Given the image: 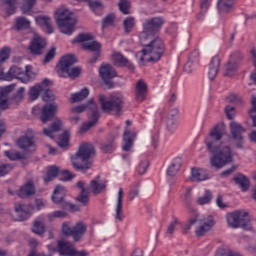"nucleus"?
I'll use <instances>...</instances> for the list:
<instances>
[{
  "label": "nucleus",
  "instance_id": "nucleus-1",
  "mask_svg": "<svg viewBox=\"0 0 256 256\" xmlns=\"http://www.w3.org/2000/svg\"><path fill=\"white\" fill-rule=\"evenodd\" d=\"M229 129L230 135L226 134V140H223L225 130H223V126L221 125L214 126L209 132V137L205 139L209 153L214 154L210 158V165L211 167H215V169H222L227 163L233 162L231 146H229L231 141H233L236 149L244 148L245 136H243V133H245V129L243 125L237 121H232L229 124Z\"/></svg>",
  "mask_w": 256,
  "mask_h": 256
},
{
  "label": "nucleus",
  "instance_id": "nucleus-2",
  "mask_svg": "<svg viewBox=\"0 0 256 256\" xmlns=\"http://www.w3.org/2000/svg\"><path fill=\"white\" fill-rule=\"evenodd\" d=\"M95 155V146L91 143H82L78 151L71 158V163L76 171H81V173H87L91 167H93V162L91 158Z\"/></svg>",
  "mask_w": 256,
  "mask_h": 256
},
{
  "label": "nucleus",
  "instance_id": "nucleus-3",
  "mask_svg": "<svg viewBox=\"0 0 256 256\" xmlns=\"http://www.w3.org/2000/svg\"><path fill=\"white\" fill-rule=\"evenodd\" d=\"M144 49L142 50L143 56L140 58L141 61H148L152 63H157L161 61V57L165 55V42L160 37L150 38L144 43L140 42Z\"/></svg>",
  "mask_w": 256,
  "mask_h": 256
},
{
  "label": "nucleus",
  "instance_id": "nucleus-4",
  "mask_svg": "<svg viewBox=\"0 0 256 256\" xmlns=\"http://www.w3.org/2000/svg\"><path fill=\"white\" fill-rule=\"evenodd\" d=\"M165 25L164 17L147 18L142 23V31L139 34L140 43H145L148 39L159 37V32Z\"/></svg>",
  "mask_w": 256,
  "mask_h": 256
},
{
  "label": "nucleus",
  "instance_id": "nucleus-5",
  "mask_svg": "<svg viewBox=\"0 0 256 256\" xmlns=\"http://www.w3.org/2000/svg\"><path fill=\"white\" fill-rule=\"evenodd\" d=\"M72 43H82L81 48L83 51H91L93 53L91 59L89 60L91 65H95V63L99 61L102 46L101 43L93 41V35L83 33L79 34L75 39L72 40Z\"/></svg>",
  "mask_w": 256,
  "mask_h": 256
},
{
  "label": "nucleus",
  "instance_id": "nucleus-6",
  "mask_svg": "<svg viewBox=\"0 0 256 256\" xmlns=\"http://www.w3.org/2000/svg\"><path fill=\"white\" fill-rule=\"evenodd\" d=\"M77 63L75 55L69 54L62 57L57 65V73L59 77H70V79H76L78 75H81V69L79 67H73Z\"/></svg>",
  "mask_w": 256,
  "mask_h": 256
},
{
  "label": "nucleus",
  "instance_id": "nucleus-7",
  "mask_svg": "<svg viewBox=\"0 0 256 256\" xmlns=\"http://www.w3.org/2000/svg\"><path fill=\"white\" fill-rule=\"evenodd\" d=\"M101 109L104 113H113L114 115H121L123 111V97L110 96L109 99L105 95L98 97Z\"/></svg>",
  "mask_w": 256,
  "mask_h": 256
},
{
  "label": "nucleus",
  "instance_id": "nucleus-8",
  "mask_svg": "<svg viewBox=\"0 0 256 256\" xmlns=\"http://www.w3.org/2000/svg\"><path fill=\"white\" fill-rule=\"evenodd\" d=\"M56 23L64 35H73L75 31V25H77V20L73 18V14L69 10H64L57 12Z\"/></svg>",
  "mask_w": 256,
  "mask_h": 256
},
{
  "label": "nucleus",
  "instance_id": "nucleus-9",
  "mask_svg": "<svg viewBox=\"0 0 256 256\" xmlns=\"http://www.w3.org/2000/svg\"><path fill=\"white\" fill-rule=\"evenodd\" d=\"M62 233L68 237H72L75 243H79L85 237V233H87V224L80 221L71 227L68 222H64L62 224Z\"/></svg>",
  "mask_w": 256,
  "mask_h": 256
},
{
  "label": "nucleus",
  "instance_id": "nucleus-10",
  "mask_svg": "<svg viewBox=\"0 0 256 256\" xmlns=\"http://www.w3.org/2000/svg\"><path fill=\"white\" fill-rule=\"evenodd\" d=\"M226 221L228 227L231 229H238V227H243L244 229L249 227V213L241 210H236L226 214Z\"/></svg>",
  "mask_w": 256,
  "mask_h": 256
},
{
  "label": "nucleus",
  "instance_id": "nucleus-11",
  "mask_svg": "<svg viewBox=\"0 0 256 256\" xmlns=\"http://www.w3.org/2000/svg\"><path fill=\"white\" fill-rule=\"evenodd\" d=\"M243 59H245V56L240 50H234L231 52L229 59L224 66L225 77H233V75L237 73L239 67H241Z\"/></svg>",
  "mask_w": 256,
  "mask_h": 256
},
{
  "label": "nucleus",
  "instance_id": "nucleus-12",
  "mask_svg": "<svg viewBox=\"0 0 256 256\" xmlns=\"http://www.w3.org/2000/svg\"><path fill=\"white\" fill-rule=\"evenodd\" d=\"M100 77L103 79L104 83L109 86V89H113L115 84L111 82V79L117 77V70L110 64H102L99 69Z\"/></svg>",
  "mask_w": 256,
  "mask_h": 256
},
{
  "label": "nucleus",
  "instance_id": "nucleus-13",
  "mask_svg": "<svg viewBox=\"0 0 256 256\" xmlns=\"http://www.w3.org/2000/svg\"><path fill=\"white\" fill-rule=\"evenodd\" d=\"M47 47V40L39 34H34L33 39L30 41L29 50L32 55H43V51Z\"/></svg>",
  "mask_w": 256,
  "mask_h": 256
},
{
  "label": "nucleus",
  "instance_id": "nucleus-14",
  "mask_svg": "<svg viewBox=\"0 0 256 256\" xmlns=\"http://www.w3.org/2000/svg\"><path fill=\"white\" fill-rule=\"evenodd\" d=\"M25 75V70L19 66H12L8 72H0V81H13V79H18L21 81Z\"/></svg>",
  "mask_w": 256,
  "mask_h": 256
},
{
  "label": "nucleus",
  "instance_id": "nucleus-15",
  "mask_svg": "<svg viewBox=\"0 0 256 256\" xmlns=\"http://www.w3.org/2000/svg\"><path fill=\"white\" fill-rule=\"evenodd\" d=\"M90 113L92 115V121L88 123H83L80 128V133H87L91 127L97 125V122L99 121V108L97 107V104H91L90 105Z\"/></svg>",
  "mask_w": 256,
  "mask_h": 256
},
{
  "label": "nucleus",
  "instance_id": "nucleus-16",
  "mask_svg": "<svg viewBox=\"0 0 256 256\" xmlns=\"http://www.w3.org/2000/svg\"><path fill=\"white\" fill-rule=\"evenodd\" d=\"M215 227V219L213 216H208L202 220V225L196 228L195 233L197 237H203Z\"/></svg>",
  "mask_w": 256,
  "mask_h": 256
},
{
  "label": "nucleus",
  "instance_id": "nucleus-17",
  "mask_svg": "<svg viewBox=\"0 0 256 256\" xmlns=\"http://www.w3.org/2000/svg\"><path fill=\"white\" fill-rule=\"evenodd\" d=\"M55 113H57V105L56 104H46L43 106L41 114H40V121L42 123H47L55 117Z\"/></svg>",
  "mask_w": 256,
  "mask_h": 256
},
{
  "label": "nucleus",
  "instance_id": "nucleus-18",
  "mask_svg": "<svg viewBox=\"0 0 256 256\" xmlns=\"http://www.w3.org/2000/svg\"><path fill=\"white\" fill-rule=\"evenodd\" d=\"M112 61L116 67H127L130 71H135V66L121 52H116L112 55Z\"/></svg>",
  "mask_w": 256,
  "mask_h": 256
},
{
  "label": "nucleus",
  "instance_id": "nucleus-19",
  "mask_svg": "<svg viewBox=\"0 0 256 256\" xmlns=\"http://www.w3.org/2000/svg\"><path fill=\"white\" fill-rule=\"evenodd\" d=\"M232 181H234L235 185H237V187H239L243 193L249 191V188L251 187V181L243 173L235 174Z\"/></svg>",
  "mask_w": 256,
  "mask_h": 256
},
{
  "label": "nucleus",
  "instance_id": "nucleus-20",
  "mask_svg": "<svg viewBox=\"0 0 256 256\" xmlns=\"http://www.w3.org/2000/svg\"><path fill=\"white\" fill-rule=\"evenodd\" d=\"M16 221H25L31 217V208L25 204H15Z\"/></svg>",
  "mask_w": 256,
  "mask_h": 256
},
{
  "label": "nucleus",
  "instance_id": "nucleus-21",
  "mask_svg": "<svg viewBox=\"0 0 256 256\" xmlns=\"http://www.w3.org/2000/svg\"><path fill=\"white\" fill-rule=\"evenodd\" d=\"M17 145L22 151H26L27 153L35 151V140H33V137L22 136L18 139Z\"/></svg>",
  "mask_w": 256,
  "mask_h": 256
},
{
  "label": "nucleus",
  "instance_id": "nucleus-22",
  "mask_svg": "<svg viewBox=\"0 0 256 256\" xmlns=\"http://www.w3.org/2000/svg\"><path fill=\"white\" fill-rule=\"evenodd\" d=\"M117 137H119V132L110 134L109 139L100 146L102 153H113L117 149V143H115Z\"/></svg>",
  "mask_w": 256,
  "mask_h": 256
},
{
  "label": "nucleus",
  "instance_id": "nucleus-23",
  "mask_svg": "<svg viewBox=\"0 0 256 256\" xmlns=\"http://www.w3.org/2000/svg\"><path fill=\"white\" fill-rule=\"evenodd\" d=\"M99 179H101V176H96L95 179L90 181V187L88 188L89 191H92L94 195H99L105 191L107 188V181L103 180L99 182Z\"/></svg>",
  "mask_w": 256,
  "mask_h": 256
},
{
  "label": "nucleus",
  "instance_id": "nucleus-24",
  "mask_svg": "<svg viewBox=\"0 0 256 256\" xmlns=\"http://www.w3.org/2000/svg\"><path fill=\"white\" fill-rule=\"evenodd\" d=\"M219 67H221V58L219 55L213 56L209 63L208 77L211 81L219 75Z\"/></svg>",
  "mask_w": 256,
  "mask_h": 256
},
{
  "label": "nucleus",
  "instance_id": "nucleus-25",
  "mask_svg": "<svg viewBox=\"0 0 256 256\" xmlns=\"http://www.w3.org/2000/svg\"><path fill=\"white\" fill-rule=\"evenodd\" d=\"M49 87V79L45 78L41 84H36L29 90V97L30 101H35L36 99H39V95L43 93V88Z\"/></svg>",
  "mask_w": 256,
  "mask_h": 256
},
{
  "label": "nucleus",
  "instance_id": "nucleus-26",
  "mask_svg": "<svg viewBox=\"0 0 256 256\" xmlns=\"http://www.w3.org/2000/svg\"><path fill=\"white\" fill-rule=\"evenodd\" d=\"M65 195H67V190L61 185H57L52 194V201L56 205H65Z\"/></svg>",
  "mask_w": 256,
  "mask_h": 256
},
{
  "label": "nucleus",
  "instance_id": "nucleus-27",
  "mask_svg": "<svg viewBox=\"0 0 256 256\" xmlns=\"http://www.w3.org/2000/svg\"><path fill=\"white\" fill-rule=\"evenodd\" d=\"M31 195H35V184L33 180H28L25 186H22L18 190V197L21 199H27V197H31Z\"/></svg>",
  "mask_w": 256,
  "mask_h": 256
},
{
  "label": "nucleus",
  "instance_id": "nucleus-28",
  "mask_svg": "<svg viewBox=\"0 0 256 256\" xmlns=\"http://www.w3.org/2000/svg\"><path fill=\"white\" fill-rule=\"evenodd\" d=\"M61 129H63V122L57 119L52 122L50 127L44 128L43 133L46 137H49L50 139H55V133H57V131H61Z\"/></svg>",
  "mask_w": 256,
  "mask_h": 256
},
{
  "label": "nucleus",
  "instance_id": "nucleus-29",
  "mask_svg": "<svg viewBox=\"0 0 256 256\" xmlns=\"http://www.w3.org/2000/svg\"><path fill=\"white\" fill-rule=\"evenodd\" d=\"M133 141H135V133L126 128L123 134V151H129L130 149H133Z\"/></svg>",
  "mask_w": 256,
  "mask_h": 256
},
{
  "label": "nucleus",
  "instance_id": "nucleus-30",
  "mask_svg": "<svg viewBox=\"0 0 256 256\" xmlns=\"http://www.w3.org/2000/svg\"><path fill=\"white\" fill-rule=\"evenodd\" d=\"M12 89V86H6L0 91V111L9 109V93Z\"/></svg>",
  "mask_w": 256,
  "mask_h": 256
},
{
  "label": "nucleus",
  "instance_id": "nucleus-31",
  "mask_svg": "<svg viewBox=\"0 0 256 256\" xmlns=\"http://www.w3.org/2000/svg\"><path fill=\"white\" fill-rule=\"evenodd\" d=\"M147 95V83L143 80H138L136 83V101H139L140 103L145 101V97Z\"/></svg>",
  "mask_w": 256,
  "mask_h": 256
},
{
  "label": "nucleus",
  "instance_id": "nucleus-32",
  "mask_svg": "<svg viewBox=\"0 0 256 256\" xmlns=\"http://www.w3.org/2000/svg\"><path fill=\"white\" fill-rule=\"evenodd\" d=\"M73 244L65 240L58 241V253L62 256H71L74 251Z\"/></svg>",
  "mask_w": 256,
  "mask_h": 256
},
{
  "label": "nucleus",
  "instance_id": "nucleus-33",
  "mask_svg": "<svg viewBox=\"0 0 256 256\" xmlns=\"http://www.w3.org/2000/svg\"><path fill=\"white\" fill-rule=\"evenodd\" d=\"M234 5H235L234 0H218V3H217L218 12L221 15H225L226 13H231V11H233Z\"/></svg>",
  "mask_w": 256,
  "mask_h": 256
},
{
  "label": "nucleus",
  "instance_id": "nucleus-34",
  "mask_svg": "<svg viewBox=\"0 0 256 256\" xmlns=\"http://www.w3.org/2000/svg\"><path fill=\"white\" fill-rule=\"evenodd\" d=\"M77 187L81 189L80 195L77 197V201L82 205L89 203V188L85 187V182L78 181Z\"/></svg>",
  "mask_w": 256,
  "mask_h": 256
},
{
  "label": "nucleus",
  "instance_id": "nucleus-35",
  "mask_svg": "<svg viewBox=\"0 0 256 256\" xmlns=\"http://www.w3.org/2000/svg\"><path fill=\"white\" fill-rule=\"evenodd\" d=\"M173 113L174 114L168 115L167 120H166V127L170 133H175V131H177V127H178L177 118H175V115H179V110L174 109Z\"/></svg>",
  "mask_w": 256,
  "mask_h": 256
},
{
  "label": "nucleus",
  "instance_id": "nucleus-36",
  "mask_svg": "<svg viewBox=\"0 0 256 256\" xmlns=\"http://www.w3.org/2000/svg\"><path fill=\"white\" fill-rule=\"evenodd\" d=\"M35 21L40 27H46L48 35L53 33V26L51 25V18L47 16H36Z\"/></svg>",
  "mask_w": 256,
  "mask_h": 256
},
{
  "label": "nucleus",
  "instance_id": "nucleus-37",
  "mask_svg": "<svg viewBox=\"0 0 256 256\" xmlns=\"http://www.w3.org/2000/svg\"><path fill=\"white\" fill-rule=\"evenodd\" d=\"M181 165H183L181 158H175L167 169V175H169V177H175V175L179 173Z\"/></svg>",
  "mask_w": 256,
  "mask_h": 256
},
{
  "label": "nucleus",
  "instance_id": "nucleus-38",
  "mask_svg": "<svg viewBox=\"0 0 256 256\" xmlns=\"http://www.w3.org/2000/svg\"><path fill=\"white\" fill-rule=\"evenodd\" d=\"M31 27V21L29 19L20 16L15 19L14 29L16 31H25Z\"/></svg>",
  "mask_w": 256,
  "mask_h": 256
},
{
  "label": "nucleus",
  "instance_id": "nucleus-39",
  "mask_svg": "<svg viewBox=\"0 0 256 256\" xmlns=\"http://www.w3.org/2000/svg\"><path fill=\"white\" fill-rule=\"evenodd\" d=\"M123 188H119L118 198L116 204V219L118 221H123Z\"/></svg>",
  "mask_w": 256,
  "mask_h": 256
},
{
  "label": "nucleus",
  "instance_id": "nucleus-40",
  "mask_svg": "<svg viewBox=\"0 0 256 256\" xmlns=\"http://www.w3.org/2000/svg\"><path fill=\"white\" fill-rule=\"evenodd\" d=\"M191 177L193 181H207V179H209L207 172L199 168H192Z\"/></svg>",
  "mask_w": 256,
  "mask_h": 256
},
{
  "label": "nucleus",
  "instance_id": "nucleus-41",
  "mask_svg": "<svg viewBox=\"0 0 256 256\" xmlns=\"http://www.w3.org/2000/svg\"><path fill=\"white\" fill-rule=\"evenodd\" d=\"M59 175V167L52 165L48 168L46 175L43 177L44 183H51Z\"/></svg>",
  "mask_w": 256,
  "mask_h": 256
},
{
  "label": "nucleus",
  "instance_id": "nucleus-42",
  "mask_svg": "<svg viewBox=\"0 0 256 256\" xmlns=\"http://www.w3.org/2000/svg\"><path fill=\"white\" fill-rule=\"evenodd\" d=\"M34 5H37V0H23L20 8L22 15H31Z\"/></svg>",
  "mask_w": 256,
  "mask_h": 256
},
{
  "label": "nucleus",
  "instance_id": "nucleus-43",
  "mask_svg": "<svg viewBox=\"0 0 256 256\" xmlns=\"http://www.w3.org/2000/svg\"><path fill=\"white\" fill-rule=\"evenodd\" d=\"M198 55L199 54L197 52H194V53L190 54L189 60L184 65V71L186 73H193V63H198L199 62Z\"/></svg>",
  "mask_w": 256,
  "mask_h": 256
},
{
  "label": "nucleus",
  "instance_id": "nucleus-44",
  "mask_svg": "<svg viewBox=\"0 0 256 256\" xmlns=\"http://www.w3.org/2000/svg\"><path fill=\"white\" fill-rule=\"evenodd\" d=\"M87 97H89V89L83 88L79 92H76L71 95V103L83 101V99H87Z\"/></svg>",
  "mask_w": 256,
  "mask_h": 256
},
{
  "label": "nucleus",
  "instance_id": "nucleus-45",
  "mask_svg": "<svg viewBox=\"0 0 256 256\" xmlns=\"http://www.w3.org/2000/svg\"><path fill=\"white\" fill-rule=\"evenodd\" d=\"M32 233H35L36 235L45 234V221L41 220V218H38L36 221H34Z\"/></svg>",
  "mask_w": 256,
  "mask_h": 256
},
{
  "label": "nucleus",
  "instance_id": "nucleus-46",
  "mask_svg": "<svg viewBox=\"0 0 256 256\" xmlns=\"http://www.w3.org/2000/svg\"><path fill=\"white\" fill-rule=\"evenodd\" d=\"M36 74L33 71V66L26 65L24 75L22 76V83H29L30 79H35Z\"/></svg>",
  "mask_w": 256,
  "mask_h": 256
},
{
  "label": "nucleus",
  "instance_id": "nucleus-47",
  "mask_svg": "<svg viewBox=\"0 0 256 256\" xmlns=\"http://www.w3.org/2000/svg\"><path fill=\"white\" fill-rule=\"evenodd\" d=\"M213 201V192L211 190H205L204 195L197 199L198 205H209Z\"/></svg>",
  "mask_w": 256,
  "mask_h": 256
},
{
  "label": "nucleus",
  "instance_id": "nucleus-48",
  "mask_svg": "<svg viewBox=\"0 0 256 256\" xmlns=\"http://www.w3.org/2000/svg\"><path fill=\"white\" fill-rule=\"evenodd\" d=\"M91 105H97L95 100L90 99L87 104L72 108L71 113H83V111H87V109L91 111Z\"/></svg>",
  "mask_w": 256,
  "mask_h": 256
},
{
  "label": "nucleus",
  "instance_id": "nucleus-49",
  "mask_svg": "<svg viewBox=\"0 0 256 256\" xmlns=\"http://www.w3.org/2000/svg\"><path fill=\"white\" fill-rule=\"evenodd\" d=\"M124 30L126 33H131L135 27V17L129 16L123 21Z\"/></svg>",
  "mask_w": 256,
  "mask_h": 256
},
{
  "label": "nucleus",
  "instance_id": "nucleus-50",
  "mask_svg": "<svg viewBox=\"0 0 256 256\" xmlns=\"http://www.w3.org/2000/svg\"><path fill=\"white\" fill-rule=\"evenodd\" d=\"M211 7V0H200V9L201 12L198 14V19H203L205 17V13Z\"/></svg>",
  "mask_w": 256,
  "mask_h": 256
},
{
  "label": "nucleus",
  "instance_id": "nucleus-51",
  "mask_svg": "<svg viewBox=\"0 0 256 256\" xmlns=\"http://www.w3.org/2000/svg\"><path fill=\"white\" fill-rule=\"evenodd\" d=\"M13 171V164L7 162H0V177H5Z\"/></svg>",
  "mask_w": 256,
  "mask_h": 256
},
{
  "label": "nucleus",
  "instance_id": "nucleus-52",
  "mask_svg": "<svg viewBox=\"0 0 256 256\" xmlns=\"http://www.w3.org/2000/svg\"><path fill=\"white\" fill-rule=\"evenodd\" d=\"M228 103H234V105H243L245 103V100H243V97L237 95V94H229L226 97Z\"/></svg>",
  "mask_w": 256,
  "mask_h": 256
},
{
  "label": "nucleus",
  "instance_id": "nucleus-53",
  "mask_svg": "<svg viewBox=\"0 0 256 256\" xmlns=\"http://www.w3.org/2000/svg\"><path fill=\"white\" fill-rule=\"evenodd\" d=\"M4 4L8 6L7 15H14L17 9V0H5Z\"/></svg>",
  "mask_w": 256,
  "mask_h": 256
},
{
  "label": "nucleus",
  "instance_id": "nucleus-54",
  "mask_svg": "<svg viewBox=\"0 0 256 256\" xmlns=\"http://www.w3.org/2000/svg\"><path fill=\"white\" fill-rule=\"evenodd\" d=\"M10 55H11V48H9L8 46H4L0 50V65H3V63H5L7 59H9Z\"/></svg>",
  "mask_w": 256,
  "mask_h": 256
},
{
  "label": "nucleus",
  "instance_id": "nucleus-55",
  "mask_svg": "<svg viewBox=\"0 0 256 256\" xmlns=\"http://www.w3.org/2000/svg\"><path fill=\"white\" fill-rule=\"evenodd\" d=\"M69 131H64L59 137V142L58 145L62 148L65 149L69 145Z\"/></svg>",
  "mask_w": 256,
  "mask_h": 256
},
{
  "label": "nucleus",
  "instance_id": "nucleus-56",
  "mask_svg": "<svg viewBox=\"0 0 256 256\" xmlns=\"http://www.w3.org/2000/svg\"><path fill=\"white\" fill-rule=\"evenodd\" d=\"M44 94L42 96L43 101L49 102V101H55V94H53V91L47 89V86L43 87Z\"/></svg>",
  "mask_w": 256,
  "mask_h": 256
},
{
  "label": "nucleus",
  "instance_id": "nucleus-57",
  "mask_svg": "<svg viewBox=\"0 0 256 256\" xmlns=\"http://www.w3.org/2000/svg\"><path fill=\"white\" fill-rule=\"evenodd\" d=\"M113 23H115V15L108 14L102 20V27H103V29H105V27H109V25H113Z\"/></svg>",
  "mask_w": 256,
  "mask_h": 256
},
{
  "label": "nucleus",
  "instance_id": "nucleus-58",
  "mask_svg": "<svg viewBox=\"0 0 256 256\" xmlns=\"http://www.w3.org/2000/svg\"><path fill=\"white\" fill-rule=\"evenodd\" d=\"M149 169V160H142L138 166L139 175H145Z\"/></svg>",
  "mask_w": 256,
  "mask_h": 256
},
{
  "label": "nucleus",
  "instance_id": "nucleus-59",
  "mask_svg": "<svg viewBox=\"0 0 256 256\" xmlns=\"http://www.w3.org/2000/svg\"><path fill=\"white\" fill-rule=\"evenodd\" d=\"M118 7L124 15H129V1L127 0H120L118 3Z\"/></svg>",
  "mask_w": 256,
  "mask_h": 256
},
{
  "label": "nucleus",
  "instance_id": "nucleus-60",
  "mask_svg": "<svg viewBox=\"0 0 256 256\" xmlns=\"http://www.w3.org/2000/svg\"><path fill=\"white\" fill-rule=\"evenodd\" d=\"M57 49L55 47H52L45 55L43 63H49L50 61H53L55 59Z\"/></svg>",
  "mask_w": 256,
  "mask_h": 256
},
{
  "label": "nucleus",
  "instance_id": "nucleus-61",
  "mask_svg": "<svg viewBox=\"0 0 256 256\" xmlns=\"http://www.w3.org/2000/svg\"><path fill=\"white\" fill-rule=\"evenodd\" d=\"M177 225H179V220L177 218H174L173 221L167 227L166 235H173V233H175V227H177Z\"/></svg>",
  "mask_w": 256,
  "mask_h": 256
},
{
  "label": "nucleus",
  "instance_id": "nucleus-62",
  "mask_svg": "<svg viewBox=\"0 0 256 256\" xmlns=\"http://www.w3.org/2000/svg\"><path fill=\"white\" fill-rule=\"evenodd\" d=\"M224 111H225L227 119H230V120L235 119V115H236L235 107H233L231 105H227L225 107Z\"/></svg>",
  "mask_w": 256,
  "mask_h": 256
},
{
  "label": "nucleus",
  "instance_id": "nucleus-63",
  "mask_svg": "<svg viewBox=\"0 0 256 256\" xmlns=\"http://www.w3.org/2000/svg\"><path fill=\"white\" fill-rule=\"evenodd\" d=\"M75 175H73L69 170H63L60 172V181H71L74 179Z\"/></svg>",
  "mask_w": 256,
  "mask_h": 256
},
{
  "label": "nucleus",
  "instance_id": "nucleus-64",
  "mask_svg": "<svg viewBox=\"0 0 256 256\" xmlns=\"http://www.w3.org/2000/svg\"><path fill=\"white\" fill-rule=\"evenodd\" d=\"M250 54L252 55L253 59H254V67H255V70L254 72L251 74V79L252 81H254L255 85H256V48H252L250 50Z\"/></svg>",
  "mask_w": 256,
  "mask_h": 256
}]
</instances>
